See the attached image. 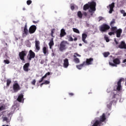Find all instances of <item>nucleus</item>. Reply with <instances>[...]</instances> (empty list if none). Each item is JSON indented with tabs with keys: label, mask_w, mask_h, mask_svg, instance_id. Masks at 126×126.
<instances>
[{
	"label": "nucleus",
	"mask_w": 126,
	"mask_h": 126,
	"mask_svg": "<svg viewBox=\"0 0 126 126\" xmlns=\"http://www.w3.org/2000/svg\"><path fill=\"white\" fill-rule=\"evenodd\" d=\"M45 75H46V76H48L51 75V73H50L49 72H48L47 73H46L45 74Z\"/></svg>",
	"instance_id": "5fc2aeb1"
},
{
	"label": "nucleus",
	"mask_w": 126,
	"mask_h": 126,
	"mask_svg": "<svg viewBox=\"0 0 126 126\" xmlns=\"http://www.w3.org/2000/svg\"><path fill=\"white\" fill-rule=\"evenodd\" d=\"M43 63H44V61L42 60V61H41V62H40V63H41V64H43Z\"/></svg>",
	"instance_id": "bf43d9fd"
},
{
	"label": "nucleus",
	"mask_w": 126,
	"mask_h": 126,
	"mask_svg": "<svg viewBox=\"0 0 126 126\" xmlns=\"http://www.w3.org/2000/svg\"><path fill=\"white\" fill-rule=\"evenodd\" d=\"M4 63H6L7 64H8L10 63V61H8V60H4Z\"/></svg>",
	"instance_id": "58836bf2"
},
{
	"label": "nucleus",
	"mask_w": 126,
	"mask_h": 126,
	"mask_svg": "<svg viewBox=\"0 0 126 126\" xmlns=\"http://www.w3.org/2000/svg\"><path fill=\"white\" fill-rule=\"evenodd\" d=\"M77 15H78V17L79 18L81 19V18H82V15H83V14H82V12H81V11H79L78 12Z\"/></svg>",
	"instance_id": "7c9ffc66"
},
{
	"label": "nucleus",
	"mask_w": 126,
	"mask_h": 126,
	"mask_svg": "<svg viewBox=\"0 0 126 126\" xmlns=\"http://www.w3.org/2000/svg\"><path fill=\"white\" fill-rule=\"evenodd\" d=\"M121 13V14H124L125 13V10H120Z\"/></svg>",
	"instance_id": "de8ad7c7"
},
{
	"label": "nucleus",
	"mask_w": 126,
	"mask_h": 126,
	"mask_svg": "<svg viewBox=\"0 0 126 126\" xmlns=\"http://www.w3.org/2000/svg\"><path fill=\"white\" fill-rule=\"evenodd\" d=\"M82 14H83V15L85 16V17L87 16V13L86 12L83 11Z\"/></svg>",
	"instance_id": "37998d69"
},
{
	"label": "nucleus",
	"mask_w": 126,
	"mask_h": 126,
	"mask_svg": "<svg viewBox=\"0 0 126 126\" xmlns=\"http://www.w3.org/2000/svg\"><path fill=\"white\" fill-rule=\"evenodd\" d=\"M68 40L69 41H73V38L72 37H69Z\"/></svg>",
	"instance_id": "49530a36"
},
{
	"label": "nucleus",
	"mask_w": 126,
	"mask_h": 126,
	"mask_svg": "<svg viewBox=\"0 0 126 126\" xmlns=\"http://www.w3.org/2000/svg\"><path fill=\"white\" fill-rule=\"evenodd\" d=\"M123 14V17H126V13H124Z\"/></svg>",
	"instance_id": "052dcab7"
},
{
	"label": "nucleus",
	"mask_w": 126,
	"mask_h": 126,
	"mask_svg": "<svg viewBox=\"0 0 126 126\" xmlns=\"http://www.w3.org/2000/svg\"><path fill=\"white\" fill-rule=\"evenodd\" d=\"M69 95L70 96H72L73 95H74V94L73 93H69Z\"/></svg>",
	"instance_id": "6e6d98bb"
},
{
	"label": "nucleus",
	"mask_w": 126,
	"mask_h": 126,
	"mask_svg": "<svg viewBox=\"0 0 126 126\" xmlns=\"http://www.w3.org/2000/svg\"><path fill=\"white\" fill-rule=\"evenodd\" d=\"M116 24V20H115V19H112V21L111 22L110 25L111 27H113L114 24Z\"/></svg>",
	"instance_id": "c756f323"
},
{
	"label": "nucleus",
	"mask_w": 126,
	"mask_h": 126,
	"mask_svg": "<svg viewBox=\"0 0 126 126\" xmlns=\"http://www.w3.org/2000/svg\"><path fill=\"white\" fill-rule=\"evenodd\" d=\"M3 122H8V119L7 117H3Z\"/></svg>",
	"instance_id": "c9c22d12"
},
{
	"label": "nucleus",
	"mask_w": 126,
	"mask_h": 126,
	"mask_svg": "<svg viewBox=\"0 0 126 126\" xmlns=\"http://www.w3.org/2000/svg\"><path fill=\"white\" fill-rule=\"evenodd\" d=\"M49 48L50 49H52V46L54 45V38H52V39H50V42L49 43Z\"/></svg>",
	"instance_id": "412c9836"
},
{
	"label": "nucleus",
	"mask_w": 126,
	"mask_h": 126,
	"mask_svg": "<svg viewBox=\"0 0 126 126\" xmlns=\"http://www.w3.org/2000/svg\"><path fill=\"white\" fill-rule=\"evenodd\" d=\"M117 28L116 27H111V31H112V32H116L117 31H118Z\"/></svg>",
	"instance_id": "c85d7f7f"
},
{
	"label": "nucleus",
	"mask_w": 126,
	"mask_h": 126,
	"mask_svg": "<svg viewBox=\"0 0 126 126\" xmlns=\"http://www.w3.org/2000/svg\"><path fill=\"white\" fill-rule=\"evenodd\" d=\"M47 76H48L47 75H44V76H43V77H42L41 78H43V79H44L45 78L47 77Z\"/></svg>",
	"instance_id": "864d4df0"
},
{
	"label": "nucleus",
	"mask_w": 126,
	"mask_h": 126,
	"mask_svg": "<svg viewBox=\"0 0 126 126\" xmlns=\"http://www.w3.org/2000/svg\"><path fill=\"white\" fill-rule=\"evenodd\" d=\"M70 8L72 9V10H74L75 9V6L74 5H71L70 6Z\"/></svg>",
	"instance_id": "a18cd8bd"
},
{
	"label": "nucleus",
	"mask_w": 126,
	"mask_h": 126,
	"mask_svg": "<svg viewBox=\"0 0 126 126\" xmlns=\"http://www.w3.org/2000/svg\"><path fill=\"white\" fill-rule=\"evenodd\" d=\"M87 37V34L86 33H83L82 34V41L83 42H84L85 44H87V41L86 40V39Z\"/></svg>",
	"instance_id": "f3484780"
},
{
	"label": "nucleus",
	"mask_w": 126,
	"mask_h": 126,
	"mask_svg": "<svg viewBox=\"0 0 126 126\" xmlns=\"http://www.w3.org/2000/svg\"><path fill=\"white\" fill-rule=\"evenodd\" d=\"M99 20L98 22H100L101 21H102V20H104V18L102 17L101 16H99L98 17Z\"/></svg>",
	"instance_id": "79ce46f5"
},
{
	"label": "nucleus",
	"mask_w": 126,
	"mask_h": 126,
	"mask_svg": "<svg viewBox=\"0 0 126 126\" xmlns=\"http://www.w3.org/2000/svg\"><path fill=\"white\" fill-rule=\"evenodd\" d=\"M43 52L45 56L49 54L48 48L46 47H43Z\"/></svg>",
	"instance_id": "aec40b11"
},
{
	"label": "nucleus",
	"mask_w": 126,
	"mask_h": 126,
	"mask_svg": "<svg viewBox=\"0 0 126 126\" xmlns=\"http://www.w3.org/2000/svg\"><path fill=\"white\" fill-rule=\"evenodd\" d=\"M68 43H67V41H62L61 42L60 44V47H59V50L61 51V52H63V51L66 50V44H68Z\"/></svg>",
	"instance_id": "423d86ee"
},
{
	"label": "nucleus",
	"mask_w": 126,
	"mask_h": 126,
	"mask_svg": "<svg viewBox=\"0 0 126 126\" xmlns=\"http://www.w3.org/2000/svg\"><path fill=\"white\" fill-rule=\"evenodd\" d=\"M29 31L27 29V23H26L25 26H24V32L26 35H28L29 34Z\"/></svg>",
	"instance_id": "5701e85b"
},
{
	"label": "nucleus",
	"mask_w": 126,
	"mask_h": 126,
	"mask_svg": "<svg viewBox=\"0 0 126 126\" xmlns=\"http://www.w3.org/2000/svg\"><path fill=\"white\" fill-rule=\"evenodd\" d=\"M32 1L31 0H29L28 1H27V4L28 5H30L32 4Z\"/></svg>",
	"instance_id": "473e14b6"
},
{
	"label": "nucleus",
	"mask_w": 126,
	"mask_h": 126,
	"mask_svg": "<svg viewBox=\"0 0 126 126\" xmlns=\"http://www.w3.org/2000/svg\"><path fill=\"white\" fill-rule=\"evenodd\" d=\"M74 56H76L77 57H81V56L79 54H78V53H75L74 54Z\"/></svg>",
	"instance_id": "c03bdc74"
},
{
	"label": "nucleus",
	"mask_w": 126,
	"mask_h": 126,
	"mask_svg": "<svg viewBox=\"0 0 126 126\" xmlns=\"http://www.w3.org/2000/svg\"><path fill=\"white\" fill-rule=\"evenodd\" d=\"M118 48L120 49H126V44L125 41H121L119 45H118Z\"/></svg>",
	"instance_id": "dca6fc26"
},
{
	"label": "nucleus",
	"mask_w": 126,
	"mask_h": 126,
	"mask_svg": "<svg viewBox=\"0 0 126 126\" xmlns=\"http://www.w3.org/2000/svg\"><path fill=\"white\" fill-rule=\"evenodd\" d=\"M69 65V62L68 59H65V60H63V67L65 68H67L68 67Z\"/></svg>",
	"instance_id": "6ab92c4d"
},
{
	"label": "nucleus",
	"mask_w": 126,
	"mask_h": 126,
	"mask_svg": "<svg viewBox=\"0 0 126 126\" xmlns=\"http://www.w3.org/2000/svg\"><path fill=\"white\" fill-rule=\"evenodd\" d=\"M106 120V117L105 116V113H103L101 116H100L99 120H94L92 122L93 125L92 126H103V124Z\"/></svg>",
	"instance_id": "f03ea898"
},
{
	"label": "nucleus",
	"mask_w": 126,
	"mask_h": 126,
	"mask_svg": "<svg viewBox=\"0 0 126 126\" xmlns=\"http://www.w3.org/2000/svg\"><path fill=\"white\" fill-rule=\"evenodd\" d=\"M44 85L43 83L40 84V87H42V86Z\"/></svg>",
	"instance_id": "680f3d73"
},
{
	"label": "nucleus",
	"mask_w": 126,
	"mask_h": 126,
	"mask_svg": "<svg viewBox=\"0 0 126 126\" xmlns=\"http://www.w3.org/2000/svg\"><path fill=\"white\" fill-rule=\"evenodd\" d=\"M23 10H26V8H23Z\"/></svg>",
	"instance_id": "e2e57ef3"
},
{
	"label": "nucleus",
	"mask_w": 126,
	"mask_h": 126,
	"mask_svg": "<svg viewBox=\"0 0 126 126\" xmlns=\"http://www.w3.org/2000/svg\"><path fill=\"white\" fill-rule=\"evenodd\" d=\"M103 57L105 58H107L108 56L110 55V52H105L103 53Z\"/></svg>",
	"instance_id": "cd10ccee"
},
{
	"label": "nucleus",
	"mask_w": 126,
	"mask_h": 126,
	"mask_svg": "<svg viewBox=\"0 0 126 126\" xmlns=\"http://www.w3.org/2000/svg\"><path fill=\"white\" fill-rule=\"evenodd\" d=\"M126 63V59H124L123 61V63Z\"/></svg>",
	"instance_id": "13d9d810"
},
{
	"label": "nucleus",
	"mask_w": 126,
	"mask_h": 126,
	"mask_svg": "<svg viewBox=\"0 0 126 126\" xmlns=\"http://www.w3.org/2000/svg\"><path fill=\"white\" fill-rule=\"evenodd\" d=\"M113 63H112V62H109V64L111 66L117 67L118 66L117 65H119L121 63V61H120V59H119L118 58H116L113 60Z\"/></svg>",
	"instance_id": "39448f33"
},
{
	"label": "nucleus",
	"mask_w": 126,
	"mask_h": 126,
	"mask_svg": "<svg viewBox=\"0 0 126 126\" xmlns=\"http://www.w3.org/2000/svg\"><path fill=\"white\" fill-rule=\"evenodd\" d=\"M77 37H75V38H74V39H73V41H77Z\"/></svg>",
	"instance_id": "4d7b16f0"
},
{
	"label": "nucleus",
	"mask_w": 126,
	"mask_h": 126,
	"mask_svg": "<svg viewBox=\"0 0 126 126\" xmlns=\"http://www.w3.org/2000/svg\"><path fill=\"white\" fill-rule=\"evenodd\" d=\"M66 34L65 31L64 29H62L60 34V37H63V36H65Z\"/></svg>",
	"instance_id": "b1692460"
},
{
	"label": "nucleus",
	"mask_w": 126,
	"mask_h": 126,
	"mask_svg": "<svg viewBox=\"0 0 126 126\" xmlns=\"http://www.w3.org/2000/svg\"><path fill=\"white\" fill-rule=\"evenodd\" d=\"M21 89V88L18 83H15L13 84V90H14V93L18 92Z\"/></svg>",
	"instance_id": "1a4fd4ad"
},
{
	"label": "nucleus",
	"mask_w": 126,
	"mask_h": 126,
	"mask_svg": "<svg viewBox=\"0 0 126 126\" xmlns=\"http://www.w3.org/2000/svg\"><path fill=\"white\" fill-rule=\"evenodd\" d=\"M125 85H126V78Z\"/></svg>",
	"instance_id": "338daca9"
},
{
	"label": "nucleus",
	"mask_w": 126,
	"mask_h": 126,
	"mask_svg": "<svg viewBox=\"0 0 126 126\" xmlns=\"http://www.w3.org/2000/svg\"><path fill=\"white\" fill-rule=\"evenodd\" d=\"M29 66H30V63H26L23 66V70L24 71L28 72L30 69H29Z\"/></svg>",
	"instance_id": "4468645a"
},
{
	"label": "nucleus",
	"mask_w": 126,
	"mask_h": 126,
	"mask_svg": "<svg viewBox=\"0 0 126 126\" xmlns=\"http://www.w3.org/2000/svg\"><path fill=\"white\" fill-rule=\"evenodd\" d=\"M73 58H74L73 59V61L76 63H79L80 62V61H79V59L78 58H76V55H73Z\"/></svg>",
	"instance_id": "a878e982"
},
{
	"label": "nucleus",
	"mask_w": 126,
	"mask_h": 126,
	"mask_svg": "<svg viewBox=\"0 0 126 126\" xmlns=\"http://www.w3.org/2000/svg\"><path fill=\"white\" fill-rule=\"evenodd\" d=\"M38 22H39V21H32V23H34V24H37Z\"/></svg>",
	"instance_id": "09e8293b"
},
{
	"label": "nucleus",
	"mask_w": 126,
	"mask_h": 126,
	"mask_svg": "<svg viewBox=\"0 0 126 126\" xmlns=\"http://www.w3.org/2000/svg\"><path fill=\"white\" fill-rule=\"evenodd\" d=\"M43 83V84L46 85H49V83H50V81H47V80H46V81H45L44 82V83Z\"/></svg>",
	"instance_id": "f704fd0d"
},
{
	"label": "nucleus",
	"mask_w": 126,
	"mask_h": 126,
	"mask_svg": "<svg viewBox=\"0 0 126 126\" xmlns=\"http://www.w3.org/2000/svg\"><path fill=\"white\" fill-rule=\"evenodd\" d=\"M36 80L35 79L33 80V81H32V85H35L36 84Z\"/></svg>",
	"instance_id": "e433bc0d"
},
{
	"label": "nucleus",
	"mask_w": 126,
	"mask_h": 126,
	"mask_svg": "<svg viewBox=\"0 0 126 126\" xmlns=\"http://www.w3.org/2000/svg\"><path fill=\"white\" fill-rule=\"evenodd\" d=\"M104 39L106 40V42H108L110 41L109 38H108V37L107 36H104Z\"/></svg>",
	"instance_id": "72a5a7b5"
},
{
	"label": "nucleus",
	"mask_w": 126,
	"mask_h": 126,
	"mask_svg": "<svg viewBox=\"0 0 126 126\" xmlns=\"http://www.w3.org/2000/svg\"><path fill=\"white\" fill-rule=\"evenodd\" d=\"M35 55L34 52L32 51V50H30L29 51V54L27 56V59L29 61H32V59H34L35 58Z\"/></svg>",
	"instance_id": "6e6552de"
},
{
	"label": "nucleus",
	"mask_w": 126,
	"mask_h": 126,
	"mask_svg": "<svg viewBox=\"0 0 126 126\" xmlns=\"http://www.w3.org/2000/svg\"><path fill=\"white\" fill-rule=\"evenodd\" d=\"M43 80H44V79L41 78V79L40 80H39V83H40L42 82Z\"/></svg>",
	"instance_id": "8fccbe9b"
},
{
	"label": "nucleus",
	"mask_w": 126,
	"mask_h": 126,
	"mask_svg": "<svg viewBox=\"0 0 126 126\" xmlns=\"http://www.w3.org/2000/svg\"><path fill=\"white\" fill-rule=\"evenodd\" d=\"M96 2L93 1L92 2H89L88 3L84 5L83 9L84 11H86L87 9L89 10V12L90 13H93L96 10Z\"/></svg>",
	"instance_id": "f257e3e1"
},
{
	"label": "nucleus",
	"mask_w": 126,
	"mask_h": 126,
	"mask_svg": "<svg viewBox=\"0 0 126 126\" xmlns=\"http://www.w3.org/2000/svg\"><path fill=\"white\" fill-rule=\"evenodd\" d=\"M115 33V32H109L108 33V34L110 36L112 35H114V34Z\"/></svg>",
	"instance_id": "a19ab883"
},
{
	"label": "nucleus",
	"mask_w": 126,
	"mask_h": 126,
	"mask_svg": "<svg viewBox=\"0 0 126 126\" xmlns=\"http://www.w3.org/2000/svg\"><path fill=\"white\" fill-rule=\"evenodd\" d=\"M24 95L23 94H20L18 95V97L17 98V101L20 102H22V99H23Z\"/></svg>",
	"instance_id": "4be33fe9"
},
{
	"label": "nucleus",
	"mask_w": 126,
	"mask_h": 126,
	"mask_svg": "<svg viewBox=\"0 0 126 126\" xmlns=\"http://www.w3.org/2000/svg\"><path fill=\"white\" fill-rule=\"evenodd\" d=\"M28 51L26 50L22 51L19 53V58L22 61V63H25V57L27 56Z\"/></svg>",
	"instance_id": "7ed1b4c3"
},
{
	"label": "nucleus",
	"mask_w": 126,
	"mask_h": 126,
	"mask_svg": "<svg viewBox=\"0 0 126 126\" xmlns=\"http://www.w3.org/2000/svg\"><path fill=\"white\" fill-rule=\"evenodd\" d=\"M125 80L124 78H121L117 82V90L119 92L121 90L122 85L121 83L122 82H125Z\"/></svg>",
	"instance_id": "0eeeda50"
},
{
	"label": "nucleus",
	"mask_w": 126,
	"mask_h": 126,
	"mask_svg": "<svg viewBox=\"0 0 126 126\" xmlns=\"http://www.w3.org/2000/svg\"><path fill=\"white\" fill-rule=\"evenodd\" d=\"M11 83V80L10 79H8L6 80V87H9L10 84Z\"/></svg>",
	"instance_id": "bb28decb"
},
{
	"label": "nucleus",
	"mask_w": 126,
	"mask_h": 126,
	"mask_svg": "<svg viewBox=\"0 0 126 126\" xmlns=\"http://www.w3.org/2000/svg\"><path fill=\"white\" fill-rule=\"evenodd\" d=\"M111 95H113V96H112V101H110V103H109V105H110V106L112 105L113 103H116L117 101L114 100V99H115L116 98V96L117 95H118V94H114V93H111Z\"/></svg>",
	"instance_id": "f8f14e48"
},
{
	"label": "nucleus",
	"mask_w": 126,
	"mask_h": 126,
	"mask_svg": "<svg viewBox=\"0 0 126 126\" xmlns=\"http://www.w3.org/2000/svg\"><path fill=\"white\" fill-rule=\"evenodd\" d=\"M123 31L121 29H119L115 32L116 33V36L117 38L121 37V34L122 33Z\"/></svg>",
	"instance_id": "2eb2a0df"
},
{
	"label": "nucleus",
	"mask_w": 126,
	"mask_h": 126,
	"mask_svg": "<svg viewBox=\"0 0 126 126\" xmlns=\"http://www.w3.org/2000/svg\"><path fill=\"white\" fill-rule=\"evenodd\" d=\"M94 61V59L93 58H90V59H87L86 61H84L83 62L85 65H90L93 64V63Z\"/></svg>",
	"instance_id": "9d476101"
},
{
	"label": "nucleus",
	"mask_w": 126,
	"mask_h": 126,
	"mask_svg": "<svg viewBox=\"0 0 126 126\" xmlns=\"http://www.w3.org/2000/svg\"><path fill=\"white\" fill-rule=\"evenodd\" d=\"M2 126H8V125H3Z\"/></svg>",
	"instance_id": "0e129e2a"
},
{
	"label": "nucleus",
	"mask_w": 126,
	"mask_h": 126,
	"mask_svg": "<svg viewBox=\"0 0 126 126\" xmlns=\"http://www.w3.org/2000/svg\"><path fill=\"white\" fill-rule=\"evenodd\" d=\"M35 49L36 50H37V51H39L40 49V42L39 40H35Z\"/></svg>",
	"instance_id": "a211bd4d"
},
{
	"label": "nucleus",
	"mask_w": 126,
	"mask_h": 126,
	"mask_svg": "<svg viewBox=\"0 0 126 126\" xmlns=\"http://www.w3.org/2000/svg\"><path fill=\"white\" fill-rule=\"evenodd\" d=\"M5 109V106H0V111H3Z\"/></svg>",
	"instance_id": "4c0bfd02"
},
{
	"label": "nucleus",
	"mask_w": 126,
	"mask_h": 126,
	"mask_svg": "<svg viewBox=\"0 0 126 126\" xmlns=\"http://www.w3.org/2000/svg\"><path fill=\"white\" fill-rule=\"evenodd\" d=\"M79 45L81 46L82 44H79Z\"/></svg>",
	"instance_id": "69168bd1"
},
{
	"label": "nucleus",
	"mask_w": 126,
	"mask_h": 126,
	"mask_svg": "<svg viewBox=\"0 0 126 126\" xmlns=\"http://www.w3.org/2000/svg\"><path fill=\"white\" fill-rule=\"evenodd\" d=\"M54 30H52V31H51V36H52L53 37H54L53 34L54 33Z\"/></svg>",
	"instance_id": "ea45409f"
},
{
	"label": "nucleus",
	"mask_w": 126,
	"mask_h": 126,
	"mask_svg": "<svg viewBox=\"0 0 126 126\" xmlns=\"http://www.w3.org/2000/svg\"><path fill=\"white\" fill-rule=\"evenodd\" d=\"M37 28L35 25H32L31 27H30L29 30V32L30 34H33L36 31Z\"/></svg>",
	"instance_id": "9b49d317"
},
{
	"label": "nucleus",
	"mask_w": 126,
	"mask_h": 126,
	"mask_svg": "<svg viewBox=\"0 0 126 126\" xmlns=\"http://www.w3.org/2000/svg\"><path fill=\"white\" fill-rule=\"evenodd\" d=\"M47 76H48L47 75H44V76H43V77H42L41 78H43V79H44L45 78L47 77Z\"/></svg>",
	"instance_id": "603ef678"
},
{
	"label": "nucleus",
	"mask_w": 126,
	"mask_h": 126,
	"mask_svg": "<svg viewBox=\"0 0 126 126\" xmlns=\"http://www.w3.org/2000/svg\"><path fill=\"white\" fill-rule=\"evenodd\" d=\"M86 65L84 63H82V64L77 65L76 68H78L79 70H81L84 66H86Z\"/></svg>",
	"instance_id": "393cba45"
},
{
	"label": "nucleus",
	"mask_w": 126,
	"mask_h": 126,
	"mask_svg": "<svg viewBox=\"0 0 126 126\" xmlns=\"http://www.w3.org/2000/svg\"><path fill=\"white\" fill-rule=\"evenodd\" d=\"M114 41L115 44H116L117 45H118L119 44V42L116 40V39H114Z\"/></svg>",
	"instance_id": "3c124183"
},
{
	"label": "nucleus",
	"mask_w": 126,
	"mask_h": 126,
	"mask_svg": "<svg viewBox=\"0 0 126 126\" xmlns=\"http://www.w3.org/2000/svg\"><path fill=\"white\" fill-rule=\"evenodd\" d=\"M110 29L109 25L106 24H103L99 27V31L101 32H106Z\"/></svg>",
	"instance_id": "20e7f679"
},
{
	"label": "nucleus",
	"mask_w": 126,
	"mask_h": 126,
	"mask_svg": "<svg viewBox=\"0 0 126 126\" xmlns=\"http://www.w3.org/2000/svg\"><path fill=\"white\" fill-rule=\"evenodd\" d=\"M115 3H112L111 4L109 5V14H112L114 11L113 8L115 7Z\"/></svg>",
	"instance_id": "ddd939ff"
},
{
	"label": "nucleus",
	"mask_w": 126,
	"mask_h": 126,
	"mask_svg": "<svg viewBox=\"0 0 126 126\" xmlns=\"http://www.w3.org/2000/svg\"><path fill=\"white\" fill-rule=\"evenodd\" d=\"M73 31L76 33L79 34V31L77 29L73 28Z\"/></svg>",
	"instance_id": "2f4dec72"
}]
</instances>
